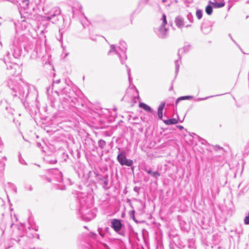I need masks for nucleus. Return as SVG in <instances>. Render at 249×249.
I'll list each match as a JSON object with an SVG mask.
<instances>
[{
	"label": "nucleus",
	"mask_w": 249,
	"mask_h": 249,
	"mask_svg": "<svg viewBox=\"0 0 249 249\" xmlns=\"http://www.w3.org/2000/svg\"><path fill=\"white\" fill-rule=\"evenodd\" d=\"M164 122L167 125H171L177 124L178 121L177 119L174 118L165 120Z\"/></svg>",
	"instance_id": "nucleus-7"
},
{
	"label": "nucleus",
	"mask_w": 249,
	"mask_h": 249,
	"mask_svg": "<svg viewBox=\"0 0 249 249\" xmlns=\"http://www.w3.org/2000/svg\"><path fill=\"white\" fill-rule=\"evenodd\" d=\"M244 222L246 224H249V213L248 214V215L245 218Z\"/></svg>",
	"instance_id": "nucleus-12"
},
{
	"label": "nucleus",
	"mask_w": 249,
	"mask_h": 249,
	"mask_svg": "<svg viewBox=\"0 0 249 249\" xmlns=\"http://www.w3.org/2000/svg\"><path fill=\"white\" fill-rule=\"evenodd\" d=\"M162 23L160 29V31L162 33L163 36L166 35L167 29L165 28V25L167 24L166 17L165 14H163L162 16Z\"/></svg>",
	"instance_id": "nucleus-3"
},
{
	"label": "nucleus",
	"mask_w": 249,
	"mask_h": 249,
	"mask_svg": "<svg viewBox=\"0 0 249 249\" xmlns=\"http://www.w3.org/2000/svg\"><path fill=\"white\" fill-rule=\"evenodd\" d=\"M111 225L112 228L116 231H120L122 228V224L120 220L114 219L111 222Z\"/></svg>",
	"instance_id": "nucleus-2"
},
{
	"label": "nucleus",
	"mask_w": 249,
	"mask_h": 249,
	"mask_svg": "<svg viewBox=\"0 0 249 249\" xmlns=\"http://www.w3.org/2000/svg\"><path fill=\"white\" fill-rule=\"evenodd\" d=\"M162 1L163 2H165L166 1V0H162Z\"/></svg>",
	"instance_id": "nucleus-17"
},
{
	"label": "nucleus",
	"mask_w": 249,
	"mask_h": 249,
	"mask_svg": "<svg viewBox=\"0 0 249 249\" xmlns=\"http://www.w3.org/2000/svg\"><path fill=\"white\" fill-rule=\"evenodd\" d=\"M190 98V96H182V97H180L179 98H178L177 100V104L178 103V102L181 100H185V99H189Z\"/></svg>",
	"instance_id": "nucleus-10"
},
{
	"label": "nucleus",
	"mask_w": 249,
	"mask_h": 249,
	"mask_svg": "<svg viewBox=\"0 0 249 249\" xmlns=\"http://www.w3.org/2000/svg\"><path fill=\"white\" fill-rule=\"evenodd\" d=\"M147 172L148 174H152V172H151V171H150V170L147 171Z\"/></svg>",
	"instance_id": "nucleus-16"
},
{
	"label": "nucleus",
	"mask_w": 249,
	"mask_h": 249,
	"mask_svg": "<svg viewBox=\"0 0 249 249\" xmlns=\"http://www.w3.org/2000/svg\"><path fill=\"white\" fill-rule=\"evenodd\" d=\"M23 1L24 2H27V5L29 4V0H23Z\"/></svg>",
	"instance_id": "nucleus-15"
},
{
	"label": "nucleus",
	"mask_w": 249,
	"mask_h": 249,
	"mask_svg": "<svg viewBox=\"0 0 249 249\" xmlns=\"http://www.w3.org/2000/svg\"><path fill=\"white\" fill-rule=\"evenodd\" d=\"M151 175L155 177H159L160 176V174L157 172H152Z\"/></svg>",
	"instance_id": "nucleus-13"
},
{
	"label": "nucleus",
	"mask_w": 249,
	"mask_h": 249,
	"mask_svg": "<svg viewBox=\"0 0 249 249\" xmlns=\"http://www.w3.org/2000/svg\"><path fill=\"white\" fill-rule=\"evenodd\" d=\"M178 128H179L180 129H183V126H181V125H179L178 126Z\"/></svg>",
	"instance_id": "nucleus-14"
},
{
	"label": "nucleus",
	"mask_w": 249,
	"mask_h": 249,
	"mask_svg": "<svg viewBox=\"0 0 249 249\" xmlns=\"http://www.w3.org/2000/svg\"><path fill=\"white\" fill-rule=\"evenodd\" d=\"M165 103H162L158 107V114L159 117L161 119L162 118V111L164 107Z\"/></svg>",
	"instance_id": "nucleus-5"
},
{
	"label": "nucleus",
	"mask_w": 249,
	"mask_h": 249,
	"mask_svg": "<svg viewBox=\"0 0 249 249\" xmlns=\"http://www.w3.org/2000/svg\"><path fill=\"white\" fill-rule=\"evenodd\" d=\"M196 15L198 19H200L202 18V14L201 10H197L196 12Z\"/></svg>",
	"instance_id": "nucleus-11"
},
{
	"label": "nucleus",
	"mask_w": 249,
	"mask_h": 249,
	"mask_svg": "<svg viewBox=\"0 0 249 249\" xmlns=\"http://www.w3.org/2000/svg\"><path fill=\"white\" fill-rule=\"evenodd\" d=\"M117 160L122 165L130 166L133 164V161L131 160L127 159L125 154L124 153H121L118 155Z\"/></svg>",
	"instance_id": "nucleus-1"
},
{
	"label": "nucleus",
	"mask_w": 249,
	"mask_h": 249,
	"mask_svg": "<svg viewBox=\"0 0 249 249\" xmlns=\"http://www.w3.org/2000/svg\"><path fill=\"white\" fill-rule=\"evenodd\" d=\"M139 107L140 108H142L144 110H145L147 112H150L151 111V107L148 106L147 105L143 103H140L139 105Z\"/></svg>",
	"instance_id": "nucleus-6"
},
{
	"label": "nucleus",
	"mask_w": 249,
	"mask_h": 249,
	"mask_svg": "<svg viewBox=\"0 0 249 249\" xmlns=\"http://www.w3.org/2000/svg\"><path fill=\"white\" fill-rule=\"evenodd\" d=\"M213 6L215 8H220L223 7L225 6V3L223 0H222L220 2H217V1L213 2L211 3Z\"/></svg>",
	"instance_id": "nucleus-4"
},
{
	"label": "nucleus",
	"mask_w": 249,
	"mask_h": 249,
	"mask_svg": "<svg viewBox=\"0 0 249 249\" xmlns=\"http://www.w3.org/2000/svg\"><path fill=\"white\" fill-rule=\"evenodd\" d=\"M205 11H206V13L209 15H210L212 14V12H213V8H212V6H211V5H208L206 6V9H205Z\"/></svg>",
	"instance_id": "nucleus-8"
},
{
	"label": "nucleus",
	"mask_w": 249,
	"mask_h": 249,
	"mask_svg": "<svg viewBox=\"0 0 249 249\" xmlns=\"http://www.w3.org/2000/svg\"><path fill=\"white\" fill-rule=\"evenodd\" d=\"M176 23L178 27H181L183 25L184 23L182 20L181 19H177L176 20Z\"/></svg>",
	"instance_id": "nucleus-9"
}]
</instances>
